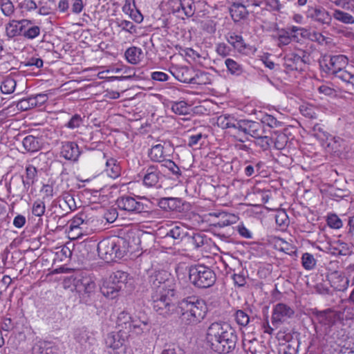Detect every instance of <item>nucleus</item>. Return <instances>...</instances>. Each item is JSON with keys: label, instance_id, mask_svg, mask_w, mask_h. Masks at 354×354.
I'll return each instance as SVG.
<instances>
[{"label": "nucleus", "instance_id": "f257e3e1", "mask_svg": "<svg viewBox=\"0 0 354 354\" xmlns=\"http://www.w3.org/2000/svg\"><path fill=\"white\" fill-rule=\"evenodd\" d=\"M175 294L167 292H153L151 299L153 308L164 317L179 315L182 324L195 326L201 323L207 313L205 301L197 296H189L178 301L176 305L172 301Z\"/></svg>", "mask_w": 354, "mask_h": 354}, {"label": "nucleus", "instance_id": "f03ea898", "mask_svg": "<svg viewBox=\"0 0 354 354\" xmlns=\"http://www.w3.org/2000/svg\"><path fill=\"white\" fill-rule=\"evenodd\" d=\"M118 332L108 334L106 344L113 349L122 347L129 337H137L150 331L149 318L143 313L139 312L134 315L127 311L120 312L117 318Z\"/></svg>", "mask_w": 354, "mask_h": 354}, {"label": "nucleus", "instance_id": "7ed1b4c3", "mask_svg": "<svg viewBox=\"0 0 354 354\" xmlns=\"http://www.w3.org/2000/svg\"><path fill=\"white\" fill-rule=\"evenodd\" d=\"M207 344L210 349L218 354L232 352L238 340L234 328L225 322H214L207 329Z\"/></svg>", "mask_w": 354, "mask_h": 354}, {"label": "nucleus", "instance_id": "20e7f679", "mask_svg": "<svg viewBox=\"0 0 354 354\" xmlns=\"http://www.w3.org/2000/svg\"><path fill=\"white\" fill-rule=\"evenodd\" d=\"M124 244V241L123 239H104L97 244L98 255L106 262L115 261L116 259H120L127 252Z\"/></svg>", "mask_w": 354, "mask_h": 354}, {"label": "nucleus", "instance_id": "39448f33", "mask_svg": "<svg viewBox=\"0 0 354 354\" xmlns=\"http://www.w3.org/2000/svg\"><path fill=\"white\" fill-rule=\"evenodd\" d=\"M191 283L198 288H207L212 286L216 280L215 272L203 265L192 266L189 270Z\"/></svg>", "mask_w": 354, "mask_h": 354}, {"label": "nucleus", "instance_id": "423d86ee", "mask_svg": "<svg viewBox=\"0 0 354 354\" xmlns=\"http://www.w3.org/2000/svg\"><path fill=\"white\" fill-rule=\"evenodd\" d=\"M149 283L153 292H167L175 294L176 283L174 279L165 270L154 272L149 277Z\"/></svg>", "mask_w": 354, "mask_h": 354}, {"label": "nucleus", "instance_id": "0eeeda50", "mask_svg": "<svg viewBox=\"0 0 354 354\" xmlns=\"http://www.w3.org/2000/svg\"><path fill=\"white\" fill-rule=\"evenodd\" d=\"M314 316V326L317 334L326 335L330 331V328L335 324L336 315L330 309L319 311L315 310L313 312Z\"/></svg>", "mask_w": 354, "mask_h": 354}, {"label": "nucleus", "instance_id": "6e6552de", "mask_svg": "<svg viewBox=\"0 0 354 354\" xmlns=\"http://www.w3.org/2000/svg\"><path fill=\"white\" fill-rule=\"evenodd\" d=\"M73 286L80 295V301L87 304L94 293L96 286L94 281L88 276H77L73 279Z\"/></svg>", "mask_w": 354, "mask_h": 354}, {"label": "nucleus", "instance_id": "1a4fd4ad", "mask_svg": "<svg viewBox=\"0 0 354 354\" xmlns=\"http://www.w3.org/2000/svg\"><path fill=\"white\" fill-rule=\"evenodd\" d=\"M348 64V59L343 55H337L324 57L321 66L324 68L326 73L340 78L342 72H346L344 68Z\"/></svg>", "mask_w": 354, "mask_h": 354}, {"label": "nucleus", "instance_id": "9d476101", "mask_svg": "<svg viewBox=\"0 0 354 354\" xmlns=\"http://www.w3.org/2000/svg\"><path fill=\"white\" fill-rule=\"evenodd\" d=\"M116 205L121 210L128 212L130 214H140L147 212L149 206L135 198L130 196H122L116 201Z\"/></svg>", "mask_w": 354, "mask_h": 354}, {"label": "nucleus", "instance_id": "9b49d317", "mask_svg": "<svg viewBox=\"0 0 354 354\" xmlns=\"http://www.w3.org/2000/svg\"><path fill=\"white\" fill-rule=\"evenodd\" d=\"M294 314L295 310L291 307L283 303H279L273 308L271 317L272 324L277 327L292 318Z\"/></svg>", "mask_w": 354, "mask_h": 354}, {"label": "nucleus", "instance_id": "f8f14e48", "mask_svg": "<svg viewBox=\"0 0 354 354\" xmlns=\"http://www.w3.org/2000/svg\"><path fill=\"white\" fill-rule=\"evenodd\" d=\"M306 15L307 18L322 25H329L332 20L329 12L320 6H308L306 11Z\"/></svg>", "mask_w": 354, "mask_h": 354}, {"label": "nucleus", "instance_id": "ddd939ff", "mask_svg": "<svg viewBox=\"0 0 354 354\" xmlns=\"http://www.w3.org/2000/svg\"><path fill=\"white\" fill-rule=\"evenodd\" d=\"M302 54V56L295 53L285 55L283 66L290 71H304L307 61L306 60L305 52H303Z\"/></svg>", "mask_w": 354, "mask_h": 354}, {"label": "nucleus", "instance_id": "4468645a", "mask_svg": "<svg viewBox=\"0 0 354 354\" xmlns=\"http://www.w3.org/2000/svg\"><path fill=\"white\" fill-rule=\"evenodd\" d=\"M326 278L330 286L337 291L346 290L349 284L348 279L343 273L337 271L328 274Z\"/></svg>", "mask_w": 354, "mask_h": 354}, {"label": "nucleus", "instance_id": "2eb2a0df", "mask_svg": "<svg viewBox=\"0 0 354 354\" xmlns=\"http://www.w3.org/2000/svg\"><path fill=\"white\" fill-rule=\"evenodd\" d=\"M30 21L28 19L11 20L6 26V34L9 38L24 35V29L26 28Z\"/></svg>", "mask_w": 354, "mask_h": 354}, {"label": "nucleus", "instance_id": "dca6fc26", "mask_svg": "<svg viewBox=\"0 0 354 354\" xmlns=\"http://www.w3.org/2000/svg\"><path fill=\"white\" fill-rule=\"evenodd\" d=\"M314 136L318 140H326L328 142L327 147H330L335 151L339 150V138H335L330 136L329 133L324 131L323 128L318 124H315L313 127Z\"/></svg>", "mask_w": 354, "mask_h": 354}, {"label": "nucleus", "instance_id": "f3484780", "mask_svg": "<svg viewBox=\"0 0 354 354\" xmlns=\"http://www.w3.org/2000/svg\"><path fill=\"white\" fill-rule=\"evenodd\" d=\"M164 176L157 166L150 165L144 174L143 183L147 187H154L163 178Z\"/></svg>", "mask_w": 354, "mask_h": 354}, {"label": "nucleus", "instance_id": "a211bd4d", "mask_svg": "<svg viewBox=\"0 0 354 354\" xmlns=\"http://www.w3.org/2000/svg\"><path fill=\"white\" fill-rule=\"evenodd\" d=\"M61 156L66 160H77L80 151L78 145L74 142H64L62 143Z\"/></svg>", "mask_w": 354, "mask_h": 354}, {"label": "nucleus", "instance_id": "6ab92c4d", "mask_svg": "<svg viewBox=\"0 0 354 354\" xmlns=\"http://www.w3.org/2000/svg\"><path fill=\"white\" fill-rule=\"evenodd\" d=\"M248 6L239 3V1H234L230 8V15L235 23L239 22L247 18L248 11L247 10Z\"/></svg>", "mask_w": 354, "mask_h": 354}, {"label": "nucleus", "instance_id": "aec40b11", "mask_svg": "<svg viewBox=\"0 0 354 354\" xmlns=\"http://www.w3.org/2000/svg\"><path fill=\"white\" fill-rule=\"evenodd\" d=\"M248 128V120H237L234 118V122H232L230 129L236 131V135L234 137L241 142H244L246 138Z\"/></svg>", "mask_w": 354, "mask_h": 354}, {"label": "nucleus", "instance_id": "412c9836", "mask_svg": "<svg viewBox=\"0 0 354 354\" xmlns=\"http://www.w3.org/2000/svg\"><path fill=\"white\" fill-rule=\"evenodd\" d=\"M100 290L103 295L110 299L115 298L119 292L118 286L110 277L104 281Z\"/></svg>", "mask_w": 354, "mask_h": 354}, {"label": "nucleus", "instance_id": "4be33fe9", "mask_svg": "<svg viewBox=\"0 0 354 354\" xmlns=\"http://www.w3.org/2000/svg\"><path fill=\"white\" fill-rule=\"evenodd\" d=\"M22 145L25 150L30 153L38 151L41 147L40 139L32 135L26 136L23 139Z\"/></svg>", "mask_w": 354, "mask_h": 354}, {"label": "nucleus", "instance_id": "5701e85b", "mask_svg": "<svg viewBox=\"0 0 354 354\" xmlns=\"http://www.w3.org/2000/svg\"><path fill=\"white\" fill-rule=\"evenodd\" d=\"M264 133V125L263 122L248 120L246 136L249 135L253 138H256L261 136Z\"/></svg>", "mask_w": 354, "mask_h": 354}, {"label": "nucleus", "instance_id": "b1692460", "mask_svg": "<svg viewBox=\"0 0 354 354\" xmlns=\"http://www.w3.org/2000/svg\"><path fill=\"white\" fill-rule=\"evenodd\" d=\"M169 211L185 212L189 209V203L180 198H169Z\"/></svg>", "mask_w": 354, "mask_h": 354}, {"label": "nucleus", "instance_id": "393cba45", "mask_svg": "<svg viewBox=\"0 0 354 354\" xmlns=\"http://www.w3.org/2000/svg\"><path fill=\"white\" fill-rule=\"evenodd\" d=\"M149 156L152 161L157 162H164L167 160L164 147L160 144L152 147L149 153Z\"/></svg>", "mask_w": 354, "mask_h": 354}, {"label": "nucleus", "instance_id": "a878e982", "mask_svg": "<svg viewBox=\"0 0 354 354\" xmlns=\"http://www.w3.org/2000/svg\"><path fill=\"white\" fill-rule=\"evenodd\" d=\"M26 178L24 179L21 176V180H22V183H23L24 188L26 190H28L29 189V187L32 185L34 184L35 180L37 178V169L34 166L29 165L26 169Z\"/></svg>", "mask_w": 354, "mask_h": 354}, {"label": "nucleus", "instance_id": "bb28decb", "mask_svg": "<svg viewBox=\"0 0 354 354\" xmlns=\"http://www.w3.org/2000/svg\"><path fill=\"white\" fill-rule=\"evenodd\" d=\"M109 277L112 278L113 282H115L120 292L126 286V283H127L129 278V274L122 270H117L113 272Z\"/></svg>", "mask_w": 354, "mask_h": 354}, {"label": "nucleus", "instance_id": "cd10ccee", "mask_svg": "<svg viewBox=\"0 0 354 354\" xmlns=\"http://www.w3.org/2000/svg\"><path fill=\"white\" fill-rule=\"evenodd\" d=\"M142 55V50L138 47L132 46L129 48L125 52V57L128 62L132 64H136L140 61V56Z\"/></svg>", "mask_w": 354, "mask_h": 354}, {"label": "nucleus", "instance_id": "c85d7f7f", "mask_svg": "<svg viewBox=\"0 0 354 354\" xmlns=\"http://www.w3.org/2000/svg\"><path fill=\"white\" fill-rule=\"evenodd\" d=\"M331 17L344 24H354V17L353 15L339 9L334 10Z\"/></svg>", "mask_w": 354, "mask_h": 354}, {"label": "nucleus", "instance_id": "c756f323", "mask_svg": "<svg viewBox=\"0 0 354 354\" xmlns=\"http://www.w3.org/2000/svg\"><path fill=\"white\" fill-rule=\"evenodd\" d=\"M187 236V232L183 226L175 225L167 233V236L173 238L177 241L180 242L183 239Z\"/></svg>", "mask_w": 354, "mask_h": 354}, {"label": "nucleus", "instance_id": "7c9ffc66", "mask_svg": "<svg viewBox=\"0 0 354 354\" xmlns=\"http://www.w3.org/2000/svg\"><path fill=\"white\" fill-rule=\"evenodd\" d=\"M234 317L235 318V321L236 324L241 327H245L250 323L251 319H254L251 317L248 314L247 310H237L234 314Z\"/></svg>", "mask_w": 354, "mask_h": 354}, {"label": "nucleus", "instance_id": "2f4dec72", "mask_svg": "<svg viewBox=\"0 0 354 354\" xmlns=\"http://www.w3.org/2000/svg\"><path fill=\"white\" fill-rule=\"evenodd\" d=\"M32 354H50L51 348L50 343L43 340H39L32 346Z\"/></svg>", "mask_w": 354, "mask_h": 354}, {"label": "nucleus", "instance_id": "473e14b6", "mask_svg": "<svg viewBox=\"0 0 354 354\" xmlns=\"http://www.w3.org/2000/svg\"><path fill=\"white\" fill-rule=\"evenodd\" d=\"M227 40L228 43L239 51H241L245 48L243 39L241 35L232 33L227 37Z\"/></svg>", "mask_w": 354, "mask_h": 354}, {"label": "nucleus", "instance_id": "72a5a7b5", "mask_svg": "<svg viewBox=\"0 0 354 354\" xmlns=\"http://www.w3.org/2000/svg\"><path fill=\"white\" fill-rule=\"evenodd\" d=\"M171 111L178 115H187L189 113V106L185 101L174 102L171 103Z\"/></svg>", "mask_w": 354, "mask_h": 354}, {"label": "nucleus", "instance_id": "f704fd0d", "mask_svg": "<svg viewBox=\"0 0 354 354\" xmlns=\"http://www.w3.org/2000/svg\"><path fill=\"white\" fill-rule=\"evenodd\" d=\"M185 82H189L191 84H206L209 83V73L204 71H197L194 76L191 77L189 80H184Z\"/></svg>", "mask_w": 354, "mask_h": 354}, {"label": "nucleus", "instance_id": "c9c22d12", "mask_svg": "<svg viewBox=\"0 0 354 354\" xmlns=\"http://www.w3.org/2000/svg\"><path fill=\"white\" fill-rule=\"evenodd\" d=\"M106 171L110 177L115 178L120 175V169L119 165L116 164V160L115 159L111 158L107 160L106 162Z\"/></svg>", "mask_w": 354, "mask_h": 354}, {"label": "nucleus", "instance_id": "e433bc0d", "mask_svg": "<svg viewBox=\"0 0 354 354\" xmlns=\"http://www.w3.org/2000/svg\"><path fill=\"white\" fill-rule=\"evenodd\" d=\"M234 118L232 115L223 114L217 118L216 123L219 127L223 129H230L232 122H234Z\"/></svg>", "mask_w": 354, "mask_h": 354}, {"label": "nucleus", "instance_id": "4c0bfd02", "mask_svg": "<svg viewBox=\"0 0 354 354\" xmlns=\"http://www.w3.org/2000/svg\"><path fill=\"white\" fill-rule=\"evenodd\" d=\"M40 34V27L38 26H33L32 22L28 24V26L24 29L23 36L28 39H33Z\"/></svg>", "mask_w": 354, "mask_h": 354}, {"label": "nucleus", "instance_id": "58836bf2", "mask_svg": "<svg viewBox=\"0 0 354 354\" xmlns=\"http://www.w3.org/2000/svg\"><path fill=\"white\" fill-rule=\"evenodd\" d=\"M316 262L317 261L313 254L308 252L303 254L301 257V263L306 270H313L316 266Z\"/></svg>", "mask_w": 354, "mask_h": 354}, {"label": "nucleus", "instance_id": "ea45409f", "mask_svg": "<svg viewBox=\"0 0 354 354\" xmlns=\"http://www.w3.org/2000/svg\"><path fill=\"white\" fill-rule=\"evenodd\" d=\"M180 6L187 17L194 15L195 12V3L193 0H181Z\"/></svg>", "mask_w": 354, "mask_h": 354}, {"label": "nucleus", "instance_id": "a19ab883", "mask_svg": "<svg viewBox=\"0 0 354 354\" xmlns=\"http://www.w3.org/2000/svg\"><path fill=\"white\" fill-rule=\"evenodd\" d=\"M16 84V82L13 78L6 77L1 84V91L3 93L10 94L14 92Z\"/></svg>", "mask_w": 354, "mask_h": 354}, {"label": "nucleus", "instance_id": "79ce46f5", "mask_svg": "<svg viewBox=\"0 0 354 354\" xmlns=\"http://www.w3.org/2000/svg\"><path fill=\"white\" fill-rule=\"evenodd\" d=\"M227 71L232 75H240L243 70L241 66L231 58H227L225 61Z\"/></svg>", "mask_w": 354, "mask_h": 354}, {"label": "nucleus", "instance_id": "37998d69", "mask_svg": "<svg viewBox=\"0 0 354 354\" xmlns=\"http://www.w3.org/2000/svg\"><path fill=\"white\" fill-rule=\"evenodd\" d=\"M256 140L254 143L257 146L261 147L263 151H266L270 148V144L272 142V139L263 134L261 136L254 138Z\"/></svg>", "mask_w": 354, "mask_h": 354}, {"label": "nucleus", "instance_id": "c03bdc74", "mask_svg": "<svg viewBox=\"0 0 354 354\" xmlns=\"http://www.w3.org/2000/svg\"><path fill=\"white\" fill-rule=\"evenodd\" d=\"M298 342H294L292 344H283L279 348V354H297Z\"/></svg>", "mask_w": 354, "mask_h": 354}, {"label": "nucleus", "instance_id": "a18cd8bd", "mask_svg": "<svg viewBox=\"0 0 354 354\" xmlns=\"http://www.w3.org/2000/svg\"><path fill=\"white\" fill-rule=\"evenodd\" d=\"M162 166L167 168L176 178L181 176V171L174 161L167 159Z\"/></svg>", "mask_w": 354, "mask_h": 354}, {"label": "nucleus", "instance_id": "49530a36", "mask_svg": "<svg viewBox=\"0 0 354 354\" xmlns=\"http://www.w3.org/2000/svg\"><path fill=\"white\" fill-rule=\"evenodd\" d=\"M191 241L195 248L198 249L207 243V239L203 234L195 233L191 236Z\"/></svg>", "mask_w": 354, "mask_h": 354}, {"label": "nucleus", "instance_id": "de8ad7c7", "mask_svg": "<svg viewBox=\"0 0 354 354\" xmlns=\"http://www.w3.org/2000/svg\"><path fill=\"white\" fill-rule=\"evenodd\" d=\"M1 10L4 15L10 17L15 12V7L11 1L3 0L1 3Z\"/></svg>", "mask_w": 354, "mask_h": 354}, {"label": "nucleus", "instance_id": "09e8293b", "mask_svg": "<svg viewBox=\"0 0 354 354\" xmlns=\"http://www.w3.org/2000/svg\"><path fill=\"white\" fill-rule=\"evenodd\" d=\"M46 207L44 202L37 200L32 205V213L36 216H41L45 212Z\"/></svg>", "mask_w": 354, "mask_h": 354}, {"label": "nucleus", "instance_id": "8fccbe9b", "mask_svg": "<svg viewBox=\"0 0 354 354\" xmlns=\"http://www.w3.org/2000/svg\"><path fill=\"white\" fill-rule=\"evenodd\" d=\"M17 107L21 111H27L35 108L33 104H32V97L20 100L17 104Z\"/></svg>", "mask_w": 354, "mask_h": 354}, {"label": "nucleus", "instance_id": "3c124183", "mask_svg": "<svg viewBox=\"0 0 354 354\" xmlns=\"http://www.w3.org/2000/svg\"><path fill=\"white\" fill-rule=\"evenodd\" d=\"M118 26L121 28L122 30L129 32L131 34L136 32V26L130 21L121 20L117 22Z\"/></svg>", "mask_w": 354, "mask_h": 354}, {"label": "nucleus", "instance_id": "603ef678", "mask_svg": "<svg viewBox=\"0 0 354 354\" xmlns=\"http://www.w3.org/2000/svg\"><path fill=\"white\" fill-rule=\"evenodd\" d=\"M286 32L289 34L292 38L297 39L298 35L304 37V33L306 32V30L303 28L292 26L286 28Z\"/></svg>", "mask_w": 354, "mask_h": 354}, {"label": "nucleus", "instance_id": "864d4df0", "mask_svg": "<svg viewBox=\"0 0 354 354\" xmlns=\"http://www.w3.org/2000/svg\"><path fill=\"white\" fill-rule=\"evenodd\" d=\"M88 333L84 328L77 329L75 333V339L80 343L84 344L88 340Z\"/></svg>", "mask_w": 354, "mask_h": 354}, {"label": "nucleus", "instance_id": "5fc2aeb1", "mask_svg": "<svg viewBox=\"0 0 354 354\" xmlns=\"http://www.w3.org/2000/svg\"><path fill=\"white\" fill-rule=\"evenodd\" d=\"M327 223L328 226L334 229H339L342 226L341 219L335 214H331L328 216Z\"/></svg>", "mask_w": 354, "mask_h": 354}, {"label": "nucleus", "instance_id": "6e6d98bb", "mask_svg": "<svg viewBox=\"0 0 354 354\" xmlns=\"http://www.w3.org/2000/svg\"><path fill=\"white\" fill-rule=\"evenodd\" d=\"M288 142V138L284 133L279 134L274 141V147L279 150L283 149Z\"/></svg>", "mask_w": 354, "mask_h": 354}, {"label": "nucleus", "instance_id": "4d7b16f0", "mask_svg": "<svg viewBox=\"0 0 354 354\" xmlns=\"http://www.w3.org/2000/svg\"><path fill=\"white\" fill-rule=\"evenodd\" d=\"M83 122L82 118L79 114H75L66 124V127L73 129L79 127Z\"/></svg>", "mask_w": 354, "mask_h": 354}, {"label": "nucleus", "instance_id": "13d9d810", "mask_svg": "<svg viewBox=\"0 0 354 354\" xmlns=\"http://www.w3.org/2000/svg\"><path fill=\"white\" fill-rule=\"evenodd\" d=\"M25 66H36L39 68L43 66L44 62L39 57H32L23 62Z\"/></svg>", "mask_w": 354, "mask_h": 354}, {"label": "nucleus", "instance_id": "bf43d9fd", "mask_svg": "<svg viewBox=\"0 0 354 354\" xmlns=\"http://www.w3.org/2000/svg\"><path fill=\"white\" fill-rule=\"evenodd\" d=\"M118 213L115 208L111 207L107 209L104 214V218L108 223H113L118 218Z\"/></svg>", "mask_w": 354, "mask_h": 354}, {"label": "nucleus", "instance_id": "052dcab7", "mask_svg": "<svg viewBox=\"0 0 354 354\" xmlns=\"http://www.w3.org/2000/svg\"><path fill=\"white\" fill-rule=\"evenodd\" d=\"M31 97L32 104H33L34 107L41 106L48 100L46 94L39 93Z\"/></svg>", "mask_w": 354, "mask_h": 354}, {"label": "nucleus", "instance_id": "680f3d73", "mask_svg": "<svg viewBox=\"0 0 354 354\" xmlns=\"http://www.w3.org/2000/svg\"><path fill=\"white\" fill-rule=\"evenodd\" d=\"M216 51L219 55L225 57L230 54L231 48L225 43H219L216 46Z\"/></svg>", "mask_w": 354, "mask_h": 354}, {"label": "nucleus", "instance_id": "e2e57ef3", "mask_svg": "<svg viewBox=\"0 0 354 354\" xmlns=\"http://www.w3.org/2000/svg\"><path fill=\"white\" fill-rule=\"evenodd\" d=\"M341 80L344 82L348 86L354 87V74H351L348 72H342L341 77L339 78Z\"/></svg>", "mask_w": 354, "mask_h": 354}, {"label": "nucleus", "instance_id": "0e129e2a", "mask_svg": "<svg viewBox=\"0 0 354 354\" xmlns=\"http://www.w3.org/2000/svg\"><path fill=\"white\" fill-rule=\"evenodd\" d=\"M275 221L279 226H286L288 225V216L285 212H279L275 215Z\"/></svg>", "mask_w": 354, "mask_h": 354}, {"label": "nucleus", "instance_id": "69168bd1", "mask_svg": "<svg viewBox=\"0 0 354 354\" xmlns=\"http://www.w3.org/2000/svg\"><path fill=\"white\" fill-rule=\"evenodd\" d=\"M69 229L70 231H73L75 230H77L80 227V225L84 223V219L80 216H75L70 221Z\"/></svg>", "mask_w": 354, "mask_h": 354}, {"label": "nucleus", "instance_id": "338daca9", "mask_svg": "<svg viewBox=\"0 0 354 354\" xmlns=\"http://www.w3.org/2000/svg\"><path fill=\"white\" fill-rule=\"evenodd\" d=\"M151 79L155 81L165 82L168 80L167 74L160 71L153 72L151 75Z\"/></svg>", "mask_w": 354, "mask_h": 354}, {"label": "nucleus", "instance_id": "774afa93", "mask_svg": "<svg viewBox=\"0 0 354 354\" xmlns=\"http://www.w3.org/2000/svg\"><path fill=\"white\" fill-rule=\"evenodd\" d=\"M161 354H184L183 351L179 347H169L162 351Z\"/></svg>", "mask_w": 354, "mask_h": 354}]
</instances>
